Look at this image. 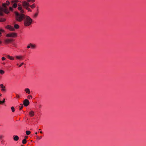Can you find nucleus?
I'll list each match as a JSON object with an SVG mask.
<instances>
[{
  "mask_svg": "<svg viewBox=\"0 0 146 146\" xmlns=\"http://www.w3.org/2000/svg\"><path fill=\"white\" fill-rule=\"evenodd\" d=\"M5 58L4 57H3L2 58V60H5Z\"/></svg>",
  "mask_w": 146,
  "mask_h": 146,
  "instance_id": "obj_32",
  "label": "nucleus"
},
{
  "mask_svg": "<svg viewBox=\"0 0 146 146\" xmlns=\"http://www.w3.org/2000/svg\"><path fill=\"white\" fill-rule=\"evenodd\" d=\"M35 134L37 135V132H36V133H35Z\"/></svg>",
  "mask_w": 146,
  "mask_h": 146,
  "instance_id": "obj_38",
  "label": "nucleus"
},
{
  "mask_svg": "<svg viewBox=\"0 0 146 146\" xmlns=\"http://www.w3.org/2000/svg\"><path fill=\"white\" fill-rule=\"evenodd\" d=\"M15 57L17 59L19 60H23V56L22 55H16Z\"/></svg>",
  "mask_w": 146,
  "mask_h": 146,
  "instance_id": "obj_10",
  "label": "nucleus"
},
{
  "mask_svg": "<svg viewBox=\"0 0 146 146\" xmlns=\"http://www.w3.org/2000/svg\"><path fill=\"white\" fill-rule=\"evenodd\" d=\"M40 129H39V131H40Z\"/></svg>",
  "mask_w": 146,
  "mask_h": 146,
  "instance_id": "obj_44",
  "label": "nucleus"
},
{
  "mask_svg": "<svg viewBox=\"0 0 146 146\" xmlns=\"http://www.w3.org/2000/svg\"><path fill=\"white\" fill-rule=\"evenodd\" d=\"M32 0H28V2H30V1H31Z\"/></svg>",
  "mask_w": 146,
  "mask_h": 146,
  "instance_id": "obj_36",
  "label": "nucleus"
},
{
  "mask_svg": "<svg viewBox=\"0 0 146 146\" xmlns=\"http://www.w3.org/2000/svg\"><path fill=\"white\" fill-rule=\"evenodd\" d=\"M25 139H27V136H25Z\"/></svg>",
  "mask_w": 146,
  "mask_h": 146,
  "instance_id": "obj_37",
  "label": "nucleus"
},
{
  "mask_svg": "<svg viewBox=\"0 0 146 146\" xmlns=\"http://www.w3.org/2000/svg\"><path fill=\"white\" fill-rule=\"evenodd\" d=\"M40 129H39V131H40Z\"/></svg>",
  "mask_w": 146,
  "mask_h": 146,
  "instance_id": "obj_43",
  "label": "nucleus"
},
{
  "mask_svg": "<svg viewBox=\"0 0 146 146\" xmlns=\"http://www.w3.org/2000/svg\"><path fill=\"white\" fill-rule=\"evenodd\" d=\"M36 137H37V139L38 140H40V139H41L42 138V137L41 136H40L39 137L38 136H36Z\"/></svg>",
  "mask_w": 146,
  "mask_h": 146,
  "instance_id": "obj_21",
  "label": "nucleus"
},
{
  "mask_svg": "<svg viewBox=\"0 0 146 146\" xmlns=\"http://www.w3.org/2000/svg\"><path fill=\"white\" fill-rule=\"evenodd\" d=\"M18 1L17 0H12L11 1V4L12 6V7H10L9 8L10 10L13 11V8H16L17 7V3Z\"/></svg>",
  "mask_w": 146,
  "mask_h": 146,
  "instance_id": "obj_4",
  "label": "nucleus"
},
{
  "mask_svg": "<svg viewBox=\"0 0 146 146\" xmlns=\"http://www.w3.org/2000/svg\"><path fill=\"white\" fill-rule=\"evenodd\" d=\"M19 139V137L17 135H15L13 137V139L15 141H17Z\"/></svg>",
  "mask_w": 146,
  "mask_h": 146,
  "instance_id": "obj_14",
  "label": "nucleus"
},
{
  "mask_svg": "<svg viewBox=\"0 0 146 146\" xmlns=\"http://www.w3.org/2000/svg\"><path fill=\"white\" fill-rule=\"evenodd\" d=\"M24 64V63L23 62H22L20 65L19 66V67H21L22 66V65H23V64Z\"/></svg>",
  "mask_w": 146,
  "mask_h": 146,
  "instance_id": "obj_31",
  "label": "nucleus"
},
{
  "mask_svg": "<svg viewBox=\"0 0 146 146\" xmlns=\"http://www.w3.org/2000/svg\"><path fill=\"white\" fill-rule=\"evenodd\" d=\"M35 4H33L32 5L30 6V7L32 8H34L35 7Z\"/></svg>",
  "mask_w": 146,
  "mask_h": 146,
  "instance_id": "obj_23",
  "label": "nucleus"
},
{
  "mask_svg": "<svg viewBox=\"0 0 146 146\" xmlns=\"http://www.w3.org/2000/svg\"><path fill=\"white\" fill-rule=\"evenodd\" d=\"M30 47H31V46H30V45H28L27 46V48H30Z\"/></svg>",
  "mask_w": 146,
  "mask_h": 146,
  "instance_id": "obj_34",
  "label": "nucleus"
},
{
  "mask_svg": "<svg viewBox=\"0 0 146 146\" xmlns=\"http://www.w3.org/2000/svg\"><path fill=\"white\" fill-rule=\"evenodd\" d=\"M1 36V33H0V36ZM2 42L0 40V44Z\"/></svg>",
  "mask_w": 146,
  "mask_h": 146,
  "instance_id": "obj_35",
  "label": "nucleus"
},
{
  "mask_svg": "<svg viewBox=\"0 0 146 146\" xmlns=\"http://www.w3.org/2000/svg\"><path fill=\"white\" fill-rule=\"evenodd\" d=\"M23 13H19L15 12V17L16 20L19 21H21L23 19L24 20V18L26 15H25Z\"/></svg>",
  "mask_w": 146,
  "mask_h": 146,
  "instance_id": "obj_3",
  "label": "nucleus"
},
{
  "mask_svg": "<svg viewBox=\"0 0 146 146\" xmlns=\"http://www.w3.org/2000/svg\"><path fill=\"white\" fill-rule=\"evenodd\" d=\"M5 99H4V101H3L2 102L0 100V104H1L2 103H4L5 102Z\"/></svg>",
  "mask_w": 146,
  "mask_h": 146,
  "instance_id": "obj_30",
  "label": "nucleus"
},
{
  "mask_svg": "<svg viewBox=\"0 0 146 146\" xmlns=\"http://www.w3.org/2000/svg\"><path fill=\"white\" fill-rule=\"evenodd\" d=\"M3 136L1 135L0 134V139H2L3 138Z\"/></svg>",
  "mask_w": 146,
  "mask_h": 146,
  "instance_id": "obj_28",
  "label": "nucleus"
},
{
  "mask_svg": "<svg viewBox=\"0 0 146 146\" xmlns=\"http://www.w3.org/2000/svg\"><path fill=\"white\" fill-rule=\"evenodd\" d=\"M26 140L25 139L23 140L22 143L23 144H25L26 143Z\"/></svg>",
  "mask_w": 146,
  "mask_h": 146,
  "instance_id": "obj_22",
  "label": "nucleus"
},
{
  "mask_svg": "<svg viewBox=\"0 0 146 146\" xmlns=\"http://www.w3.org/2000/svg\"><path fill=\"white\" fill-rule=\"evenodd\" d=\"M30 46L33 49L36 46L35 45L31 43L30 44Z\"/></svg>",
  "mask_w": 146,
  "mask_h": 146,
  "instance_id": "obj_17",
  "label": "nucleus"
},
{
  "mask_svg": "<svg viewBox=\"0 0 146 146\" xmlns=\"http://www.w3.org/2000/svg\"><path fill=\"white\" fill-rule=\"evenodd\" d=\"M23 104L25 106H27L29 105V102L27 99H26L24 101Z\"/></svg>",
  "mask_w": 146,
  "mask_h": 146,
  "instance_id": "obj_9",
  "label": "nucleus"
},
{
  "mask_svg": "<svg viewBox=\"0 0 146 146\" xmlns=\"http://www.w3.org/2000/svg\"><path fill=\"white\" fill-rule=\"evenodd\" d=\"M7 58L10 60H14V58L13 56H11L9 55H7Z\"/></svg>",
  "mask_w": 146,
  "mask_h": 146,
  "instance_id": "obj_12",
  "label": "nucleus"
},
{
  "mask_svg": "<svg viewBox=\"0 0 146 146\" xmlns=\"http://www.w3.org/2000/svg\"><path fill=\"white\" fill-rule=\"evenodd\" d=\"M5 19H0V22H3L5 21Z\"/></svg>",
  "mask_w": 146,
  "mask_h": 146,
  "instance_id": "obj_26",
  "label": "nucleus"
},
{
  "mask_svg": "<svg viewBox=\"0 0 146 146\" xmlns=\"http://www.w3.org/2000/svg\"><path fill=\"white\" fill-rule=\"evenodd\" d=\"M0 86L1 88H2L1 90L2 91H5V87L3 86V84H1L0 85Z\"/></svg>",
  "mask_w": 146,
  "mask_h": 146,
  "instance_id": "obj_16",
  "label": "nucleus"
},
{
  "mask_svg": "<svg viewBox=\"0 0 146 146\" xmlns=\"http://www.w3.org/2000/svg\"><path fill=\"white\" fill-rule=\"evenodd\" d=\"M0 31L2 32H4V31L2 29H0Z\"/></svg>",
  "mask_w": 146,
  "mask_h": 146,
  "instance_id": "obj_33",
  "label": "nucleus"
},
{
  "mask_svg": "<svg viewBox=\"0 0 146 146\" xmlns=\"http://www.w3.org/2000/svg\"><path fill=\"white\" fill-rule=\"evenodd\" d=\"M22 5L24 7L29 11H31V10L30 8L29 7V4L28 2H27L26 1H24L22 2Z\"/></svg>",
  "mask_w": 146,
  "mask_h": 146,
  "instance_id": "obj_5",
  "label": "nucleus"
},
{
  "mask_svg": "<svg viewBox=\"0 0 146 146\" xmlns=\"http://www.w3.org/2000/svg\"><path fill=\"white\" fill-rule=\"evenodd\" d=\"M14 28L15 29H17L19 28V26L17 24H15L14 25Z\"/></svg>",
  "mask_w": 146,
  "mask_h": 146,
  "instance_id": "obj_15",
  "label": "nucleus"
},
{
  "mask_svg": "<svg viewBox=\"0 0 146 146\" xmlns=\"http://www.w3.org/2000/svg\"><path fill=\"white\" fill-rule=\"evenodd\" d=\"M5 73V72L3 70H0V74H3Z\"/></svg>",
  "mask_w": 146,
  "mask_h": 146,
  "instance_id": "obj_20",
  "label": "nucleus"
},
{
  "mask_svg": "<svg viewBox=\"0 0 146 146\" xmlns=\"http://www.w3.org/2000/svg\"><path fill=\"white\" fill-rule=\"evenodd\" d=\"M11 110L13 112H14L15 111V108L14 107H11Z\"/></svg>",
  "mask_w": 146,
  "mask_h": 146,
  "instance_id": "obj_25",
  "label": "nucleus"
},
{
  "mask_svg": "<svg viewBox=\"0 0 146 146\" xmlns=\"http://www.w3.org/2000/svg\"><path fill=\"white\" fill-rule=\"evenodd\" d=\"M10 40L9 39H7L5 40V42H8L10 41Z\"/></svg>",
  "mask_w": 146,
  "mask_h": 146,
  "instance_id": "obj_29",
  "label": "nucleus"
},
{
  "mask_svg": "<svg viewBox=\"0 0 146 146\" xmlns=\"http://www.w3.org/2000/svg\"><path fill=\"white\" fill-rule=\"evenodd\" d=\"M5 28L11 31H15V29L13 26L11 25H7L6 26Z\"/></svg>",
  "mask_w": 146,
  "mask_h": 146,
  "instance_id": "obj_8",
  "label": "nucleus"
},
{
  "mask_svg": "<svg viewBox=\"0 0 146 146\" xmlns=\"http://www.w3.org/2000/svg\"><path fill=\"white\" fill-rule=\"evenodd\" d=\"M2 95L1 94H0V96H1Z\"/></svg>",
  "mask_w": 146,
  "mask_h": 146,
  "instance_id": "obj_41",
  "label": "nucleus"
},
{
  "mask_svg": "<svg viewBox=\"0 0 146 146\" xmlns=\"http://www.w3.org/2000/svg\"><path fill=\"white\" fill-rule=\"evenodd\" d=\"M38 14V12L35 13L33 17L35 18L37 17Z\"/></svg>",
  "mask_w": 146,
  "mask_h": 146,
  "instance_id": "obj_19",
  "label": "nucleus"
},
{
  "mask_svg": "<svg viewBox=\"0 0 146 146\" xmlns=\"http://www.w3.org/2000/svg\"><path fill=\"white\" fill-rule=\"evenodd\" d=\"M40 133H42V132L41 131H40Z\"/></svg>",
  "mask_w": 146,
  "mask_h": 146,
  "instance_id": "obj_42",
  "label": "nucleus"
},
{
  "mask_svg": "<svg viewBox=\"0 0 146 146\" xmlns=\"http://www.w3.org/2000/svg\"><path fill=\"white\" fill-rule=\"evenodd\" d=\"M3 64H5V63H3Z\"/></svg>",
  "mask_w": 146,
  "mask_h": 146,
  "instance_id": "obj_40",
  "label": "nucleus"
},
{
  "mask_svg": "<svg viewBox=\"0 0 146 146\" xmlns=\"http://www.w3.org/2000/svg\"><path fill=\"white\" fill-rule=\"evenodd\" d=\"M34 1H35V0H33L32 1L33 2H34Z\"/></svg>",
  "mask_w": 146,
  "mask_h": 146,
  "instance_id": "obj_39",
  "label": "nucleus"
},
{
  "mask_svg": "<svg viewBox=\"0 0 146 146\" xmlns=\"http://www.w3.org/2000/svg\"><path fill=\"white\" fill-rule=\"evenodd\" d=\"M26 133L27 135H29L31 133V132L29 131H27L26 132Z\"/></svg>",
  "mask_w": 146,
  "mask_h": 146,
  "instance_id": "obj_24",
  "label": "nucleus"
},
{
  "mask_svg": "<svg viewBox=\"0 0 146 146\" xmlns=\"http://www.w3.org/2000/svg\"><path fill=\"white\" fill-rule=\"evenodd\" d=\"M33 22L32 19L29 16L26 15L24 19V24L25 26H29Z\"/></svg>",
  "mask_w": 146,
  "mask_h": 146,
  "instance_id": "obj_2",
  "label": "nucleus"
},
{
  "mask_svg": "<svg viewBox=\"0 0 146 146\" xmlns=\"http://www.w3.org/2000/svg\"><path fill=\"white\" fill-rule=\"evenodd\" d=\"M27 98L29 99H31L33 97L31 95H29L27 96Z\"/></svg>",
  "mask_w": 146,
  "mask_h": 146,
  "instance_id": "obj_18",
  "label": "nucleus"
},
{
  "mask_svg": "<svg viewBox=\"0 0 146 146\" xmlns=\"http://www.w3.org/2000/svg\"><path fill=\"white\" fill-rule=\"evenodd\" d=\"M24 91L26 93L28 94H30L31 93V91L30 89L28 88H26L25 89Z\"/></svg>",
  "mask_w": 146,
  "mask_h": 146,
  "instance_id": "obj_11",
  "label": "nucleus"
},
{
  "mask_svg": "<svg viewBox=\"0 0 146 146\" xmlns=\"http://www.w3.org/2000/svg\"><path fill=\"white\" fill-rule=\"evenodd\" d=\"M7 37L10 38H16L17 36V34L14 32H11L6 35Z\"/></svg>",
  "mask_w": 146,
  "mask_h": 146,
  "instance_id": "obj_6",
  "label": "nucleus"
},
{
  "mask_svg": "<svg viewBox=\"0 0 146 146\" xmlns=\"http://www.w3.org/2000/svg\"><path fill=\"white\" fill-rule=\"evenodd\" d=\"M18 6L17 9L19 11L20 13H24V11L22 7L21 4L19 3L17 4V6Z\"/></svg>",
  "mask_w": 146,
  "mask_h": 146,
  "instance_id": "obj_7",
  "label": "nucleus"
},
{
  "mask_svg": "<svg viewBox=\"0 0 146 146\" xmlns=\"http://www.w3.org/2000/svg\"><path fill=\"white\" fill-rule=\"evenodd\" d=\"M21 106L19 107H20L19 110H21L23 107V105L22 104H21Z\"/></svg>",
  "mask_w": 146,
  "mask_h": 146,
  "instance_id": "obj_27",
  "label": "nucleus"
},
{
  "mask_svg": "<svg viewBox=\"0 0 146 146\" xmlns=\"http://www.w3.org/2000/svg\"><path fill=\"white\" fill-rule=\"evenodd\" d=\"M34 112L33 111H31L29 113V115L31 117H32L34 115Z\"/></svg>",
  "mask_w": 146,
  "mask_h": 146,
  "instance_id": "obj_13",
  "label": "nucleus"
},
{
  "mask_svg": "<svg viewBox=\"0 0 146 146\" xmlns=\"http://www.w3.org/2000/svg\"><path fill=\"white\" fill-rule=\"evenodd\" d=\"M9 3V1H7L5 3H4L2 7H0V16H2L4 13L7 14L9 13V11L6 6L8 5Z\"/></svg>",
  "mask_w": 146,
  "mask_h": 146,
  "instance_id": "obj_1",
  "label": "nucleus"
}]
</instances>
